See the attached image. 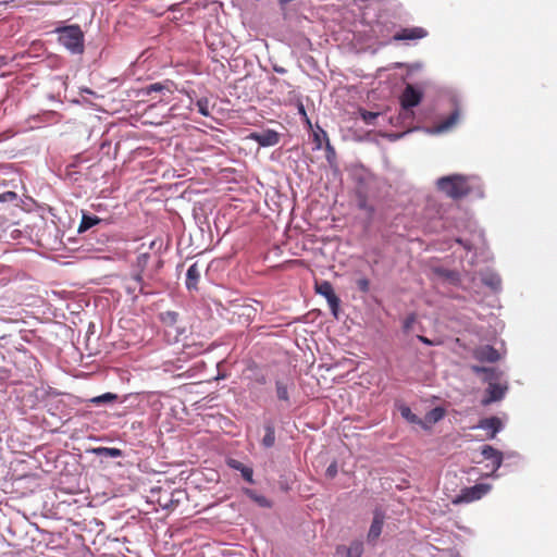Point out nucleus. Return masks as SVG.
<instances>
[{
  "label": "nucleus",
  "mask_w": 557,
  "mask_h": 557,
  "mask_svg": "<svg viewBox=\"0 0 557 557\" xmlns=\"http://www.w3.org/2000/svg\"><path fill=\"white\" fill-rule=\"evenodd\" d=\"M331 170L333 171L334 175L339 174V169H338L337 162H335V164H333V168H331Z\"/></svg>",
  "instance_id": "nucleus-60"
},
{
  "label": "nucleus",
  "mask_w": 557,
  "mask_h": 557,
  "mask_svg": "<svg viewBox=\"0 0 557 557\" xmlns=\"http://www.w3.org/2000/svg\"><path fill=\"white\" fill-rule=\"evenodd\" d=\"M81 213V221L77 226V234L83 235L91 230H94L98 225H104L108 226L110 224V221L107 219L99 218L98 215L91 213L88 210L82 209L79 211Z\"/></svg>",
  "instance_id": "nucleus-21"
},
{
  "label": "nucleus",
  "mask_w": 557,
  "mask_h": 557,
  "mask_svg": "<svg viewBox=\"0 0 557 557\" xmlns=\"http://www.w3.org/2000/svg\"><path fill=\"white\" fill-rule=\"evenodd\" d=\"M14 136V133L12 131H7L2 134H0V143L7 139H10Z\"/></svg>",
  "instance_id": "nucleus-54"
},
{
  "label": "nucleus",
  "mask_w": 557,
  "mask_h": 557,
  "mask_svg": "<svg viewBox=\"0 0 557 557\" xmlns=\"http://www.w3.org/2000/svg\"><path fill=\"white\" fill-rule=\"evenodd\" d=\"M312 140L314 144L312 148L313 151L322 149L323 141H325V145L327 144V141H330L326 132L320 126H318L317 131H313Z\"/></svg>",
  "instance_id": "nucleus-38"
},
{
  "label": "nucleus",
  "mask_w": 557,
  "mask_h": 557,
  "mask_svg": "<svg viewBox=\"0 0 557 557\" xmlns=\"http://www.w3.org/2000/svg\"><path fill=\"white\" fill-rule=\"evenodd\" d=\"M442 98L449 106L450 113L446 117L440 119L433 127L428 128V133L430 134L436 135L446 133L459 121L463 104V95L461 91L455 88H447L442 92Z\"/></svg>",
  "instance_id": "nucleus-2"
},
{
  "label": "nucleus",
  "mask_w": 557,
  "mask_h": 557,
  "mask_svg": "<svg viewBox=\"0 0 557 557\" xmlns=\"http://www.w3.org/2000/svg\"><path fill=\"white\" fill-rule=\"evenodd\" d=\"M416 338H417L421 344H423V345H425V346H428V347H434V346H436V345H437V343H436L435 341H433V339H431V338H429V337H426V336H424V335H420V334H418V335L416 336Z\"/></svg>",
  "instance_id": "nucleus-50"
},
{
  "label": "nucleus",
  "mask_w": 557,
  "mask_h": 557,
  "mask_svg": "<svg viewBox=\"0 0 557 557\" xmlns=\"http://www.w3.org/2000/svg\"><path fill=\"white\" fill-rule=\"evenodd\" d=\"M367 213V218L369 221H372L374 219L376 209L373 205H369L368 209L363 210Z\"/></svg>",
  "instance_id": "nucleus-53"
},
{
  "label": "nucleus",
  "mask_w": 557,
  "mask_h": 557,
  "mask_svg": "<svg viewBox=\"0 0 557 557\" xmlns=\"http://www.w3.org/2000/svg\"><path fill=\"white\" fill-rule=\"evenodd\" d=\"M273 71H274L275 73H277V74H285V73L287 72V71H286V69H284V67H282V66H280V65H274V66H273Z\"/></svg>",
  "instance_id": "nucleus-57"
},
{
  "label": "nucleus",
  "mask_w": 557,
  "mask_h": 557,
  "mask_svg": "<svg viewBox=\"0 0 557 557\" xmlns=\"http://www.w3.org/2000/svg\"><path fill=\"white\" fill-rule=\"evenodd\" d=\"M509 391V384L498 383V382H490L487 387L484 391V395L481 399V404L483 406H490L494 403L502 401Z\"/></svg>",
  "instance_id": "nucleus-17"
},
{
  "label": "nucleus",
  "mask_w": 557,
  "mask_h": 557,
  "mask_svg": "<svg viewBox=\"0 0 557 557\" xmlns=\"http://www.w3.org/2000/svg\"><path fill=\"white\" fill-rule=\"evenodd\" d=\"M456 243L467 251H471L473 249V245L468 238L457 237Z\"/></svg>",
  "instance_id": "nucleus-48"
},
{
  "label": "nucleus",
  "mask_w": 557,
  "mask_h": 557,
  "mask_svg": "<svg viewBox=\"0 0 557 557\" xmlns=\"http://www.w3.org/2000/svg\"><path fill=\"white\" fill-rule=\"evenodd\" d=\"M194 106L200 115L206 117L211 116V112L209 110V99L207 97L196 99Z\"/></svg>",
  "instance_id": "nucleus-40"
},
{
  "label": "nucleus",
  "mask_w": 557,
  "mask_h": 557,
  "mask_svg": "<svg viewBox=\"0 0 557 557\" xmlns=\"http://www.w3.org/2000/svg\"><path fill=\"white\" fill-rule=\"evenodd\" d=\"M214 304L216 306L218 311L227 309L220 300H215Z\"/></svg>",
  "instance_id": "nucleus-59"
},
{
  "label": "nucleus",
  "mask_w": 557,
  "mask_h": 557,
  "mask_svg": "<svg viewBox=\"0 0 557 557\" xmlns=\"http://www.w3.org/2000/svg\"><path fill=\"white\" fill-rule=\"evenodd\" d=\"M175 83L171 79H164L161 82H153L147 84L136 91L137 97H152L153 94H160L161 98L159 101H168L173 95Z\"/></svg>",
  "instance_id": "nucleus-11"
},
{
  "label": "nucleus",
  "mask_w": 557,
  "mask_h": 557,
  "mask_svg": "<svg viewBox=\"0 0 557 557\" xmlns=\"http://www.w3.org/2000/svg\"><path fill=\"white\" fill-rule=\"evenodd\" d=\"M275 396L278 401L276 406L278 411H284L293 405L292 393L295 389V384L290 379L276 377L274 381Z\"/></svg>",
  "instance_id": "nucleus-12"
},
{
  "label": "nucleus",
  "mask_w": 557,
  "mask_h": 557,
  "mask_svg": "<svg viewBox=\"0 0 557 557\" xmlns=\"http://www.w3.org/2000/svg\"><path fill=\"white\" fill-rule=\"evenodd\" d=\"M60 114L57 111L53 110H46L41 113L34 115L33 120L39 123H48L52 121H57L59 119Z\"/></svg>",
  "instance_id": "nucleus-39"
},
{
  "label": "nucleus",
  "mask_w": 557,
  "mask_h": 557,
  "mask_svg": "<svg viewBox=\"0 0 557 557\" xmlns=\"http://www.w3.org/2000/svg\"><path fill=\"white\" fill-rule=\"evenodd\" d=\"M226 466L240 473L244 481H246L249 484H255L256 481L253 479V468L249 465H246L235 458H227L226 459Z\"/></svg>",
  "instance_id": "nucleus-28"
},
{
  "label": "nucleus",
  "mask_w": 557,
  "mask_h": 557,
  "mask_svg": "<svg viewBox=\"0 0 557 557\" xmlns=\"http://www.w3.org/2000/svg\"><path fill=\"white\" fill-rule=\"evenodd\" d=\"M315 294L325 298L327 306L330 308L331 314L334 319H339L342 299L335 293L333 284L327 280H321L320 282H315L314 284Z\"/></svg>",
  "instance_id": "nucleus-10"
},
{
  "label": "nucleus",
  "mask_w": 557,
  "mask_h": 557,
  "mask_svg": "<svg viewBox=\"0 0 557 557\" xmlns=\"http://www.w3.org/2000/svg\"><path fill=\"white\" fill-rule=\"evenodd\" d=\"M338 473V465L336 460H333L325 469V476L329 480H333Z\"/></svg>",
  "instance_id": "nucleus-46"
},
{
  "label": "nucleus",
  "mask_w": 557,
  "mask_h": 557,
  "mask_svg": "<svg viewBox=\"0 0 557 557\" xmlns=\"http://www.w3.org/2000/svg\"><path fill=\"white\" fill-rule=\"evenodd\" d=\"M81 92H85V94H89V95H95V91L91 90L90 88L88 87H84L81 89Z\"/></svg>",
  "instance_id": "nucleus-61"
},
{
  "label": "nucleus",
  "mask_w": 557,
  "mask_h": 557,
  "mask_svg": "<svg viewBox=\"0 0 557 557\" xmlns=\"http://www.w3.org/2000/svg\"><path fill=\"white\" fill-rule=\"evenodd\" d=\"M58 42L71 54H82L85 51V34L78 24H61L55 27Z\"/></svg>",
  "instance_id": "nucleus-4"
},
{
  "label": "nucleus",
  "mask_w": 557,
  "mask_h": 557,
  "mask_svg": "<svg viewBox=\"0 0 557 557\" xmlns=\"http://www.w3.org/2000/svg\"><path fill=\"white\" fill-rule=\"evenodd\" d=\"M173 327L175 329V333H176L174 339H175V342H178L182 336L186 335L187 330L185 326L178 325V323Z\"/></svg>",
  "instance_id": "nucleus-51"
},
{
  "label": "nucleus",
  "mask_w": 557,
  "mask_h": 557,
  "mask_svg": "<svg viewBox=\"0 0 557 557\" xmlns=\"http://www.w3.org/2000/svg\"><path fill=\"white\" fill-rule=\"evenodd\" d=\"M412 129H407V131H404V132H389V133H386L384 135V137L386 139H388L389 141H396V140H399L400 138H403L404 136H406L407 134H409Z\"/></svg>",
  "instance_id": "nucleus-47"
},
{
  "label": "nucleus",
  "mask_w": 557,
  "mask_h": 557,
  "mask_svg": "<svg viewBox=\"0 0 557 557\" xmlns=\"http://www.w3.org/2000/svg\"><path fill=\"white\" fill-rule=\"evenodd\" d=\"M200 280V270L198 262L190 264L185 274V287L188 292L198 290V283Z\"/></svg>",
  "instance_id": "nucleus-30"
},
{
  "label": "nucleus",
  "mask_w": 557,
  "mask_h": 557,
  "mask_svg": "<svg viewBox=\"0 0 557 557\" xmlns=\"http://www.w3.org/2000/svg\"><path fill=\"white\" fill-rule=\"evenodd\" d=\"M158 319L164 326L172 327L178 323L180 313L177 311L168 310L159 312Z\"/></svg>",
  "instance_id": "nucleus-36"
},
{
  "label": "nucleus",
  "mask_w": 557,
  "mask_h": 557,
  "mask_svg": "<svg viewBox=\"0 0 557 557\" xmlns=\"http://www.w3.org/2000/svg\"><path fill=\"white\" fill-rule=\"evenodd\" d=\"M364 553V542L362 539H354L349 545L339 544L335 547L337 557H362Z\"/></svg>",
  "instance_id": "nucleus-22"
},
{
  "label": "nucleus",
  "mask_w": 557,
  "mask_h": 557,
  "mask_svg": "<svg viewBox=\"0 0 557 557\" xmlns=\"http://www.w3.org/2000/svg\"><path fill=\"white\" fill-rule=\"evenodd\" d=\"M386 519V512L381 507H375L372 510V521L367 533V542L369 544H375L382 534L384 522Z\"/></svg>",
  "instance_id": "nucleus-19"
},
{
  "label": "nucleus",
  "mask_w": 557,
  "mask_h": 557,
  "mask_svg": "<svg viewBox=\"0 0 557 557\" xmlns=\"http://www.w3.org/2000/svg\"><path fill=\"white\" fill-rule=\"evenodd\" d=\"M141 426V422H133L132 423V429L133 430H136L137 428H140Z\"/></svg>",
  "instance_id": "nucleus-63"
},
{
  "label": "nucleus",
  "mask_w": 557,
  "mask_h": 557,
  "mask_svg": "<svg viewBox=\"0 0 557 557\" xmlns=\"http://www.w3.org/2000/svg\"><path fill=\"white\" fill-rule=\"evenodd\" d=\"M505 470L509 469L510 467H519L523 466L527 461L525 457L519 453L518 450H505Z\"/></svg>",
  "instance_id": "nucleus-34"
},
{
  "label": "nucleus",
  "mask_w": 557,
  "mask_h": 557,
  "mask_svg": "<svg viewBox=\"0 0 557 557\" xmlns=\"http://www.w3.org/2000/svg\"><path fill=\"white\" fill-rule=\"evenodd\" d=\"M348 171L355 183V194H370V186L375 181V175L362 163L351 164Z\"/></svg>",
  "instance_id": "nucleus-9"
},
{
  "label": "nucleus",
  "mask_w": 557,
  "mask_h": 557,
  "mask_svg": "<svg viewBox=\"0 0 557 557\" xmlns=\"http://www.w3.org/2000/svg\"><path fill=\"white\" fill-rule=\"evenodd\" d=\"M424 98V90L417 84L407 85L399 97V112L397 116H391L388 121L394 124L396 120L399 124L414 120V108L420 106Z\"/></svg>",
  "instance_id": "nucleus-3"
},
{
  "label": "nucleus",
  "mask_w": 557,
  "mask_h": 557,
  "mask_svg": "<svg viewBox=\"0 0 557 557\" xmlns=\"http://www.w3.org/2000/svg\"><path fill=\"white\" fill-rule=\"evenodd\" d=\"M282 134L272 128H261L252 131L247 136L248 139L256 143L259 148H269L276 146L281 140Z\"/></svg>",
  "instance_id": "nucleus-15"
},
{
  "label": "nucleus",
  "mask_w": 557,
  "mask_h": 557,
  "mask_svg": "<svg viewBox=\"0 0 557 557\" xmlns=\"http://www.w3.org/2000/svg\"><path fill=\"white\" fill-rule=\"evenodd\" d=\"M400 27L395 22L391 21L385 13H380L372 26V32L384 39V44H391L389 37L395 30Z\"/></svg>",
  "instance_id": "nucleus-16"
},
{
  "label": "nucleus",
  "mask_w": 557,
  "mask_h": 557,
  "mask_svg": "<svg viewBox=\"0 0 557 557\" xmlns=\"http://www.w3.org/2000/svg\"><path fill=\"white\" fill-rule=\"evenodd\" d=\"M468 175L461 173H451L441 176L436 180V187L453 200H461L467 197Z\"/></svg>",
  "instance_id": "nucleus-5"
},
{
  "label": "nucleus",
  "mask_w": 557,
  "mask_h": 557,
  "mask_svg": "<svg viewBox=\"0 0 557 557\" xmlns=\"http://www.w3.org/2000/svg\"><path fill=\"white\" fill-rule=\"evenodd\" d=\"M227 304L230 306H240V310H233V313L243 318L248 324L256 320L258 308L255 307V305L259 306L260 309H263L262 302L256 299H251L249 302L248 299L232 298L227 300Z\"/></svg>",
  "instance_id": "nucleus-13"
},
{
  "label": "nucleus",
  "mask_w": 557,
  "mask_h": 557,
  "mask_svg": "<svg viewBox=\"0 0 557 557\" xmlns=\"http://www.w3.org/2000/svg\"><path fill=\"white\" fill-rule=\"evenodd\" d=\"M492 484L485 482H479L471 486H465L458 494L453 497L451 504L457 506L480 500L486 496L492 491Z\"/></svg>",
  "instance_id": "nucleus-8"
},
{
  "label": "nucleus",
  "mask_w": 557,
  "mask_h": 557,
  "mask_svg": "<svg viewBox=\"0 0 557 557\" xmlns=\"http://www.w3.org/2000/svg\"><path fill=\"white\" fill-rule=\"evenodd\" d=\"M259 432L263 435L259 440V444L263 449H271L276 442V423L272 417H263Z\"/></svg>",
  "instance_id": "nucleus-18"
},
{
  "label": "nucleus",
  "mask_w": 557,
  "mask_h": 557,
  "mask_svg": "<svg viewBox=\"0 0 557 557\" xmlns=\"http://www.w3.org/2000/svg\"><path fill=\"white\" fill-rule=\"evenodd\" d=\"M473 429L486 431L487 440H494L497 434L504 431L505 422L498 416H490L480 419Z\"/></svg>",
  "instance_id": "nucleus-20"
},
{
  "label": "nucleus",
  "mask_w": 557,
  "mask_h": 557,
  "mask_svg": "<svg viewBox=\"0 0 557 557\" xmlns=\"http://www.w3.org/2000/svg\"><path fill=\"white\" fill-rule=\"evenodd\" d=\"M358 113H359V117L361 119V121L368 125V126H375L376 125V121L381 117L382 120H385V115H383V113L381 112H374V111H369L364 108H360L358 110Z\"/></svg>",
  "instance_id": "nucleus-35"
},
{
  "label": "nucleus",
  "mask_w": 557,
  "mask_h": 557,
  "mask_svg": "<svg viewBox=\"0 0 557 557\" xmlns=\"http://www.w3.org/2000/svg\"><path fill=\"white\" fill-rule=\"evenodd\" d=\"M395 408L398 410L401 418L406 422H408L410 424L419 425L421 428L422 419L419 418L416 413H413L411 408L406 403H404L401 400H396Z\"/></svg>",
  "instance_id": "nucleus-31"
},
{
  "label": "nucleus",
  "mask_w": 557,
  "mask_h": 557,
  "mask_svg": "<svg viewBox=\"0 0 557 557\" xmlns=\"http://www.w3.org/2000/svg\"><path fill=\"white\" fill-rule=\"evenodd\" d=\"M92 208L97 211V212H100L103 208V205L102 203H97V205H92Z\"/></svg>",
  "instance_id": "nucleus-62"
},
{
  "label": "nucleus",
  "mask_w": 557,
  "mask_h": 557,
  "mask_svg": "<svg viewBox=\"0 0 557 557\" xmlns=\"http://www.w3.org/2000/svg\"><path fill=\"white\" fill-rule=\"evenodd\" d=\"M429 32L422 26H400L389 37V41H403L406 45L428 37Z\"/></svg>",
  "instance_id": "nucleus-14"
},
{
  "label": "nucleus",
  "mask_w": 557,
  "mask_h": 557,
  "mask_svg": "<svg viewBox=\"0 0 557 557\" xmlns=\"http://www.w3.org/2000/svg\"><path fill=\"white\" fill-rule=\"evenodd\" d=\"M369 195L370 194H355L356 196V201H357V208L361 211H363L364 209H368L369 207V201H368V198H369Z\"/></svg>",
  "instance_id": "nucleus-45"
},
{
  "label": "nucleus",
  "mask_w": 557,
  "mask_h": 557,
  "mask_svg": "<svg viewBox=\"0 0 557 557\" xmlns=\"http://www.w3.org/2000/svg\"><path fill=\"white\" fill-rule=\"evenodd\" d=\"M355 286L358 292L369 294L371 289V282L367 276H360L355 280Z\"/></svg>",
  "instance_id": "nucleus-42"
},
{
  "label": "nucleus",
  "mask_w": 557,
  "mask_h": 557,
  "mask_svg": "<svg viewBox=\"0 0 557 557\" xmlns=\"http://www.w3.org/2000/svg\"><path fill=\"white\" fill-rule=\"evenodd\" d=\"M480 281L483 286L491 289L494 294L502 292V277L491 268H485L479 272Z\"/></svg>",
  "instance_id": "nucleus-24"
},
{
  "label": "nucleus",
  "mask_w": 557,
  "mask_h": 557,
  "mask_svg": "<svg viewBox=\"0 0 557 557\" xmlns=\"http://www.w3.org/2000/svg\"><path fill=\"white\" fill-rule=\"evenodd\" d=\"M325 159L330 168H333V164L336 162V151L330 141L325 145Z\"/></svg>",
  "instance_id": "nucleus-44"
},
{
  "label": "nucleus",
  "mask_w": 557,
  "mask_h": 557,
  "mask_svg": "<svg viewBox=\"0 0 557 557\" xmlns=\"http://www.w3.org/2000/svg\"><path fill=\"white\" fill-rule=\"evenodd\" d=\"M0 202L1 203H12L14 207L21 208L23 200L17 195V193H15L13 190H7L3 193H0Z\"/></svg>",
  "instance_id": "nucleus-37"
},
{
  "label": "nucleus",
  "mask_w": 557,
  "mask_h": 557,
  "mask_svg": "<svg viewBox=\"0 0 557 557\" xmlns=\"http://www.w3.org/2000/svg\"><path fill=\"white\" fill-rule=\"evenodd\" d=\"M132 278L138 283L139 285H143V283H145L144 281V271H140V270H137V269H134L133 268V271H132Z\"/></svg>",
  "instance_id": "nucleus-49"
},
{
  "label": "nucleus",
  "mask_w": 557,
  "mask_h": 557,
  "mask_svg": "<svg viewBox=\"0 0 557 557\" xmlns=\"http://www.w3.org/2000/svg\"><path fill=\"white\" fill-rule=\"evenodd\" d=\"M467 196L473 200H482L485 198V185L483 181L475 175H468L467 180Z\"/></svg>",
  "instance_id": "nucleus-27"
},
{
  "label": "nucleus",
  "mask_w": 557,
  "mask_h": 557,
  "mask_svg": "<svg viewBox=\"0 0 557 557\" xmlns=\"http://www.w3.org/2000/svg\"><path fill=\"white\" fill-rule=\"evenodd\" d=\"M255 381L256 383H258L259 385H265L268 383V377L264 373L262 372H256L255 373Z\"/></svg>",
  "instance_id": "nucleus-52"
},
{
  "label": "nucleus",
  "mask_w": 557,
  "mask_h": 557,
  "mask_svg": "<svg viewBox=\"0 0 557 557\" xmlns=\"http://www.w3.org/2000/svg\"><path fill=\"white\" fill-rule=\"evenodd\" d=\"M432 271L436 276L444 278L455 286L461 283V275L457 270H451L438 265L434 267Z\"/></svg>",
  "instance_id": "nucleus-32"
},
{
  "label": "nucleus",
  "mask_w": 557,
  "mask_h": 557,
  "mask_svg": "<svg viewBox=\"0 0 557 557\" xmlns=\"http://www.w3.org/2000/svg\"><path fill=\"white\" fill-rule=\"evenodd\" d=\"M149 259H150L149 252L139 253L136 258V261H135V264L133 268L140 270V271H145V269L148 265Z\"/></svg>",
  "instance_id": "nucleus-43"
},
{
  "label": "nucleus",
  "mask_w": 557,
  "mask_h": 557,
  "mask_svg": "<svg viewBox=\"0 0 557 557\" xmlns=\"http://www.w3.org/2000/svg\"><path fill=\"white\" fill-rule=\"evenodd\" d=\"M242 493L256 503L260 508L269 509L273 506V503L267 496L257 493V491L250 487H242Z\"/></svg>",
  "instance_id": "nucleus-33"
},
{
  "label": "nucleus",
  "mask_w": 557,
  "mask_h": 557,
  "mask_svg": "<svg viewBox=\"0 0 557 557\" xmlns=\"http://www.w3.org/2000/svg\"><path fill=\"white\" fill-rule=\"evenodd\" d=\"M129 395H124L122 397L116 393L106 392L90 398L82 399L81 403L84 404V409L86 411L95 409L96 413H102L106 412L108 408H114L116 404L125 403Z\"/></svg>",
  "instance_id": "nucleus-7"
},
{
  "label": "nucleus",
  "mask_w": 557,
  "mask_h": 557,
  "mask_svg": "<svg viewBox=\"0 0 557 557\" xmlns=\"http://www.w3.org/2000/svg\"><path fill=\"white\" fill-rule=\"evenodd\" d=\"M299 113L302 114L306 117L307 123L309 124V126H311V122H310L309 117L307 116V113H306V110H305L304 106L299 107Z\"/></svg>",
  "instance_id": "nucleus-58"
},
{
  "label": "nucleus",
  "mask_w": 557,
  "mask_h": 557,
  "mask_svg": "<svg viewBox=\"0 0 557 557\" xmlns=\"http://www.w3.org/2000/svg\"><path fill=\"white\" fill-rule=\"evenodd\" d=\"M81 162H83V159L79 154L75 156L74 161L67 165V169L76 168Z\"/></svg>",
  "instance_id": "nucleus-55"
},
{
  "label": "nucleus",
  "mask_w": 557,
  "mask_h": 557,
  "mask_svg": "<svg viewBox=\"0 0 557 557\" xmlns=\"http://www.w3.org/2000/svg\"><path fill=\"white\" fill-rule=\"evenodd\" d=\"M60 395L61 393L52 387L42 391L41 397L46 400L45 407L51 416H58L61 408L64 407L63 400L59 398Z\"/></svg>",
  "instance_id": "nucleus-23"
},
{
  "label": "nucleus",
  "mask_w": 557,
  "mask_h": 557,
  "mask_svg": "<svg viewBox=\"0 0 557 557\" xmlns=\"http://www.w3.org/2000/svg\"><path fill=\"white\" fill-rule=\"evenodd\" d=\"M139 294L148 296L152 295L153 293L146 290V283H143V285H139Z\"/></svg>",
  "instance_id": "nucleus-56"
},
{
  "label": "nucleus",
  "mask_w": 557,
  "mask_h": 557,
  "mask_svg": "<svg viewBox=\"0 0 557 557\" xmlns=\"http://www.w3.org/2000/svg\"><path fill=\"white\" fill-rule=\"evenodd\" d=\"M418 315L414 311L409 312L401 323V331L404 334H408L413 324L417 322Z\"/></svg>",
  "instance_id": "nucleus-41"
},
{
  "label": "nucleus",
  "mask_w": 557,
  "mask_h": 557,
  "mask_svg": "<svg viewBox=\"0 0 557 557\" xmlns=\"http://www.w3.org/2000/svg\"><path fill=\"white\" fill-rule=\"evenodd\" d=\"M447 414L445 406L438 405L429 410L422 419L421 429L423 431H431L432 426L442 421Z\"/></svg>",
  "instance_id": "nucleus-25"
},
{
  "label": "nucleus",
  "mask_w": 557,
  "mask_h": 557,
  "mask_svg": "<svg viewBox=\"0 0 557 557\" xmlns=\"http://www.w3.org/2000/svg\"><path fill=\"white\" fill-rule=\"evenodd\" d=\"M479 453L484 460L488 461L485 468L491 469L488 472L481 473L480 478L498 480L503 475L500 469H505L504 450L491 444H483L479 447Z\"/></svg>",
  "instance_id": "nucleus-6"
},
{
  "label": "nucleus",
  "mask_w": 557,
  "mask_h": 557,
  "mask_svg": "<svg viewBox=\"0 0 557 557\" xmlns=\"http://www.w3.org/2000/svg\"><path fill=\"white\" fill-rule=\"evenodd\" d=\"M475 358L481 362L495 363L500 360V354L493 345L486 344L476 349Z\"/></svg>",
  "instance_id": "nucleus-29"
},
{
  "label": "nucleus",
  "mask_w": 557,
  "mask_h": 557,
  "mask_svg": "<svg viewBox=\"0 0 557 557\" xmlns=\"http://www.w3.org/2000/svg\"><path fill=\"white\" fill-rule=\"evenodd\" d=\"M72 458V463L66 461V466H72L73 471L79 473L81 470L84 469L82 462L87 461L90 466H95L96 461H98L101 466H109L112 461L125 458V450L117 447H107V446H95L87 447L84 450L79 448H74V451L70 455Z\"/></svg>",
  "instance_id": "nucleus-1"
},
{
  "label": "nucleus",
  "mask_w": 557,
  "mask_h": 557,
  "mask_svg": "<svg viewBox=\"0 0 557 557\" xmlns=\"http://www.w3.org/2000/svg\"><path fill=\"white\" fill-rule=\"evenodd\" d=\"M473 373L482 375V381L490 384V382H496L504 375V372L498 367H487L473 364L471 367Z\"/></svg>",
  "instance_id": "nucleus-26"
},
{
  "label": "nucleus",
  "mask_w": 557,
  "mask_h": 557,
  "mask_svg": "<svg viewBox=\"0 0 557 557\" xmlns=\"http://www.w3.org/2000/svg\"><path fill=\"white\" fill-rule=\"evenodd\" d=\"M163 267V260H159L157 265H156V270L158 271L159 269H161Z\"/></svg>",
  "instance_id": "nucleus-64"
}]
</instances>
